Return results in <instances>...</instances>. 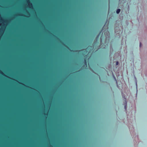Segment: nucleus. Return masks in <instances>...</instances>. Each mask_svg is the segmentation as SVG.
Instances as JSON below:
<instances>
[{
	"label": "nucleus",
	"mask_w": 147,
	"mask_h": 147,
	"mask_svg": "<svg viewBox=\"0 0 147 147\" xmlns=\"http://www.w3.org/2000/svg\"><path fill=\"white\" fill-rule=\"evenodd\" d=\"M120 11V9H118L116 11V13H119Z\"/></svg>",
	"instance_id": "obj_1"
},
{
	"label": "nucleus",
	"mask_w": 147,
	"mask_h": 147,
	"mask_svg": "<svg viewBox=\"0 0 147 147\" xmlns=\"http://www.w3.org/2000/svg\"><path fill=\"white\" fill-rule=\"evenodd\" d=\"M125 101L126 102V105H125V109H126V101Z\"/></svg>",
	"instance_id": "obj_2"
},
{
	"label": "nucleus",
	"mask_w": 147,
	"mask_h": 147,
	"mask_svg": "<svg viewBox=\"0 0 147 147\" xmlns=\"http://www.w3.org/2000/svg\"><path fill=\"white\" fill-rule=\"evenodd\" d=\"M119 63L118 61H117L116 62V65H117Z\"/></svg>",
	"instance_id": "obj_3"
},
{
	"label": "nucleus",
	"mask_w": 147,
	"mask_h": 147,
	"mask_svg": "<svg viewBox=\"0 0 147 147\" xmlns=\"http://www.w3.org/2000/svg\"><path fill=\"white\" fill-rule=\"evenodd\" d=\"M141 45H142V44H141V43L140 42V47H141Z\"/></svg>",
	"instance_id": "obj_4"
},
{
	"label": "nucleus",
	"mask_w": 147,
	"mask_h": 147,
	"mask_svg": "<svg viewBox=\"0 0 147 147\" xmlns=\"http://www.w3.org/2000/svg\"><path fill=\"white\" fill-rule=\"evenodd\" d=\"M1 74H2V75H4V74H3V73H2V72H1Z\"/></svg>",
	"instance_id": "obj_5"
},
{
	"label": "nucleus",
	"mask_w": 147,
	"mask_h": 147,
	"mask_svg": "<svg viewBox=\"0 0 147 147\" xmlns=\"http://www.w3.org/2000/svg\"><path fill=\"white\" fill-rule=\"evenodd\" d=\"M99 35H98L96 37V38H98V37Z\"/></svg>",
	"instance_id": "obj_6"
},
{
	"label": "nucleus",
	"mask_w": 147,
	"mask_h": 147,
	"mask_svg": "<svg viewBox=\"0 0 147 147\" xmlns=\"http://www.w3.org/2000/svg\"><path fill=\"white\" fill-rule=\"evenodd\" d=\"M28 3H30V2H29V1H28Z\"/></svg>",
	"instance_id": "obj_7"
},
{
	"label": "nucleus",
	"mask_w": 147,
	"mask_h": 147,
	"mask_svg": "<svg viewBox=\"0 0 147 147\" xmlns=\"http://www.w3.org/2000/svg\"><path fill=\"white\" fill-rule=\"evenodd\" d=\"M85 63H86V60H85Z\"/></svg>",
	"instance_id": "obj_8"
},
{
	"label": "nucleus",
	"mask_w": 147,
	"mask_h": 147,
	"mask_svg": "<svg viewBox=\"0 0 147 147\" xmlns=\"http://www.w3.org/2000/svg\"><path fill=\"white\" fill-rule=\"evenodd\" d=\"M101 32H100V33H99V34H100L101 33Z\"/></svg>",
	"instance_id": "obj_9"
},
{
	"label": "nucleus",
	"mask_w": 147,
	"mask_h": 147,
	"mask_svg": "<svg viewBox=\"0 0 147 147\" xmlns=\"http://www.w3.org/2000/svg\"><path fill=\"white\" fill-rule=\"evenodd\" d=\"M45 115H47V114H45Z\"/></svg>",
	"instance_id": "obj_10"
}]
</instances>
